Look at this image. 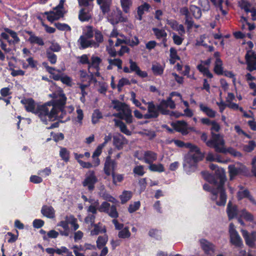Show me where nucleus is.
Returning <instances> with one entry per match:
<instances>
[{"mask_svg": "<svg viewBox=\"0 0 256 256\" xmlns=\"http://www.w3.org/2000/svg\"><path fill=\"white\" fill-rule=\"evenodd\" d=\"M200 174L206 181L214 185L217 184L219 180L218 188L220 190V200L216 201V204L218 206H225L227 198L224 188L226 180V175L220 170H216L214 175H212L207 171H202Z\"/></svg>", "mask_w": 256, "mask_h": 256, "instance_id": "1", "label": "nucleus"}, {"mask_svg": "<svg viewBox=\"0 0 256 256\" xmlns=\"http://www.w3.org/2000/svg\"><path fill=\"white\" fill-rule=\"evenodd\" d=\"M201 122L206 126L212 125L210 128V134L212 138L208 140L207 146L210 148H214L218 145L225 144L224 140L222 136L219 134H216L214 132H218L220 129V124L214 120H210L208 118H202L200 120Z\"/></svg>", "mask_w": 256, "mask_h": 256, "instance_id": "2", "label": "nucleus"}, {"mask_svg": "<svg viewBox=\"0 0 256 256\" xmlns=\"http://www.w3.org/2000/svg\"><path fill=\"white\" fill-rule=\"evenodd\" d=\"M49 104L50 102H48L44 104L38 106L34 113L45 124H47L50 121L56 120L57 118L59 119L63 118L62 116L56 115L51 106H49Z\"/></svg>", "mask_w": 256, "mask_h": 256, "instance_id": "3", "label": "nucleus"}, {"mask_svg": "<svg viewBox=\"0 0 256 256\" xmlns=\"http://www.w3.org/2000/svg\"><path fill=\"white\" fill-rule=\"evenodd\" d=\"M204 154L201 152L200 148L194 144L190 148V152L186 156V159L188 163H194V164H191L189 166V170H186L188 174H190L191 172H194L197 168L196 163L203 160Z\"/></svg>", "mask_w": 256, "mask_h": 256, "instance_id": "4", "label": "nucleus"}, {"mask_svg": "<svg viewBox=\"0 0 256 256\" xmlns=\"http://www.w3.org/2000/svg\"><path fill=\"white\" fill-rule=\"evenodd\" d=\"M176 107L175 102L173 100H171L170 98H168L166 102L164 100H160V103L157 104V110L158 112V116L160 114L162 115H168L176 118H178L180 116H184L182 113L176 111H170L168 109L170 108V109H174Z\"/></svg>", "mask_w": 256, "mask_h": 256, "instance_id": "5", "label": "nucleus"}, {"mask_svg": "<svg viewBox=\"0 0 256 256\" xmlns=\"http://www.w3.org/2000/svg\"><path fill=\"white\" fill-rule=\"evenodd\" d=\"M67 98L63 91H60V96L56 100H52L51 101L48 102H50L49 106L56 114L58 116H62L64 117V115L66 114V111L64 110V106L66 104Z\"/></svg>", "mask_w": 256, "mask_h": 256, "instance_id": "6", "label": "nucleus"}, {"mask_svg": "<svg viewBox=\"0 0 256 256\" xmlns=\"http://www.w3.org/2000/svg\"><path fill=\"white\" fill-rule=\"evenodd\" d=\"M146 104L148 105V113L143 115L139 110H136L134 112V116L138 119L158 118V112L157 110V105L156 106L153 101L148 102Z\"/></svg>", "mask_w": 256, "mask_h": 256, "instance_id": "7", "label": "nucleus"}, {"mask_svg": "<svg viewBox=\"0 0 256 256\" xmlns=\"http://www.w3.org/2000/svg\"><path fill=\"white\" fill-rule=\"evenodd\" d=\"M66 0H60L58 4L53 8L54 10L46 12L44 14L47 16V20L52 22L54 20H59L62 18L64 14V6Z\"/></svg>", "mask_w": 256, "mask_h": 256, "instance_id": "8", "label": "nucleus"}, {"mask_svg": "<svg viewBox=\"0 0 256 256\" xmlns=\"http://www.w3.org/2000/svg\"><path fill=\"white\" fill-rule=\"evenodd\" d=\"M228 232L230 243L236 248H243L244 245L242 240L236 230L234 224L232 222L230 223L229 225Z\"/></svg>", "mask_w": 256, "mask_h": 256, "instance_id": "9", "label": "nucleus"}, {"mask_svg": "<svg viewBox=\"0 0 256 256\" xmlns=\"http://www.w3.org/2000/svg\"><path fill=\"white\" fill-rule=\"evenodd\" d=\"M228 170L230 180H232L238 175L248 176L250 174L249 170L243 164H241L240 167H236L234 164L229 165Z\"/></svg>", "mask_w": 256, "mask_h": 256, "instance_id": "10", "label": "nucleus"}, {"mask_svg": "<svg viewBox=\"0 0 256 256\" xmlns=\"http://www.w3.org/2000/svg\"><path fill=\"white\" fill-rule=\"evenodd\" d=\"M98 182L94 170H89L86 174V178L82 182L84 187H87L90 192H92L95 188V184Z\"/></svg>", "mask_w": 256, "mask_h": 256, "instance_id": "11", "label": "nucleus"}, {"mask_svg": "<svg viewBox=\"0 0 256 256\" xmlns=\"http://www.w3.org/2000/svg\"><path fill=\"white\" fill-rule=\"evenodd\" d=\"M98 210L100 212H104L113 218H116L118 216V213L117 211L116 206L110 204L107 202H104L98 208Z\"/></svg>", "mask_w": 256, "mask_h": 256, "instance_id": "12", "label": "nucleus"}, {"mask_svg": "<svg viewBox=\"0 0 256 256\" xmlns=\"http://www.w3.org/2000/svg\"><path fill=\"white\" fill-rule=\"evenodd\" d=\"M240 232L246 244L250 248H256V231L253 230L249 232L246 230L242 229Z\"/></svg>", "mask_w": 256, "mask_h": 256, "instance_id": "13", "label": "nucleus"}, {"mask_svg": "<svg viewBox=\"0 0 256 256\" xmlns=\"http://www.w3.org/2000/svg\"><path fill=\"white\" fill-rule=\"evenodd\" d=\"M247 65L246 70L250 72L256 70V54L252 50H248L245 55Z\"/></svg>", "mask_w": 256, "mask_h": 256, "instance_id": "14", "label": "nucleus"}, {"mask_svg": "<svg viewBox=\"0 0 256 256\" xmlns=\"http://www.w3.org/2000/svg\"><path fill=\"white\" fill-rule=\"evenodd\" d=\"M117 166V163L114 160H112L110 155L108 156L105 160L104 170V174L110 176L112 172H114Z\"/></svg>", "mask_w": 256, "mask_h": 256, "instance_id": "15", "label": "nucleus"}, {"mask_svg": "<svg viewBox=\"0 0 256 256\" xmlns=\"http://www.w3.org/2000/svg\"><path fill=\"white\" fill-rule=\"evenodd\" d=\"M214 149L216 152L223 154L228 153L234 157L242 158V154L240 152L232 147L226 148H224V144L222 146L218 145Z\"/></svg>", "mask_w": 256, "mask_h": 256, "instance_id": "16", "label": "nucleus"}, {"mask_svg": "<svg viewBox=\"0 0 256 256\" xmlns=\"http://www.w3.org/2000/svg\"><path fill=\"white\" fill-rule=\"evenodd\" d=\"M113 116L118 118L120 120H124L127 124H130L133 122L132 110L129 106L122 112L114 114Z\"/></svg>", "mask_w": 256, "mask_h": 256, "instance_id": "17", "label": "nucleus"}, {"mask_svg": "<svg viewBox=\"0 0 256 256\" xmlns=\"http://www.w3.org/2000/svg\"><path fill=\"white\" fill-rule=\"evenodd\" d=\"M171 126L176 132H180L183 136L188 134V123L184 120H177L171 124Z\"/></svg>", "mask_w": 256, "mask_h": 256, "instance_id": "18", "label": "nucleus"}, {"mask_svg": "<svg viewBox=\"0 0 256 256\" xmlns=\"http://www.w3.org/2000/svg\"><path fill=\"white\" fill-rule=\"evenodd\" d=\"M211 58H208L205 60L202 61L201 64H199L197 66V69L200 72L202 73L204 76H207L210 78H213V74L210 72L208 68H206L204 65L209 66L211 63Z\"/></svg>", "mask_w": 256, "mask_h": 256, "instance_id": "19", "label": "nucleus"}, {"mask_svg": "<svg viewBox=\"0 0 256 256\" xmlns=\"http://www.w3.org/2000/svg\"><path fill=\"white\" fill-rule=\"evenodd\" d=\"M200 243L202 249L206 254H210L214 253L215 250L214 245L204 238H202L200 240Z\"/></svg>", "mask_w": 256, "mask_h": 256, "instance_id": "20", "label": "nucleus"}, {"mask_svg": "<svg viewBox=\"0 0 256 256\" xmlns=\"http://www.w3.org/2000/svg\"><path fill=\"white\" fill-rule=\"evenodd\" d=\"M128 144V140L122 134L113 136V144L116 148L118 150L122 149L124 144Z\"/></svg>", "mask_w": 256, "mask_h": 256, "instance_id": "21", "label": "nucleus"}, {"mask_svg": "<svg viewBox=\"0 0 256 256\" xmlns=\"http://www.w3.org/2000/svg\"><path fill=\"white\" fill-rule=\"evenodd\" d=\"M139 160H144L146 164L150 165L153 164V162L157 159V154L151 150L144 152V158H138Z\"/></svg>", "mask_w": 256, "mask_h": 256, "instance_id": "22", "label": "nucleus"}, {"mask_svg": "<svg viewBox=\"0 0 256 256\" xmlns=\"http://www.w3.org/2000/svg\"><path fill=\"white\" fill-rule=\"evenodd\" d=\"M21 103L24 105L26 110L28 112L34 114L36 111V104L32 98H25L21 100Z\"/></svg>", "mask_w": 256, "mask_h": 256, "instance_id": "23", "label": "nucleus"}, {"mask_svg": "<svg viewBox=\"0 0 256 256\" xmlns=\"http://www.w3.org/2000/svg\"><path fill=\"white\" fill-rule=\"evenodd\" d=\"M80 44V48L82 49H85L89 47L94 46V48H98L99 46V44L96 43L93 40H88L86 37L83 36H81L78 40Z\"/></svg>", "mask_w": 256, "mask_h": 256, "instance_id": "24", "label": "nucleus"}, {"mask_svg": "<svg viewBox=\"0 0 256 256\" xmlns=\"http://www.w3.org/2000/svg\"><path fill=\"white\" fill-rule=\"evenodd\" d=\"M226 212L229 220L236 218L238 214V208L236 204H232L230 201H229L227 206Z\"/></svg>", "mask_w": 256, "mask_h": 256, "instance_id": "25", "label": "nucleus"}, {"mask_svg": "<svg viewBox=\"0 0 256 256\" xmlns=\"http://www.w3.org/2000/svg\"><path fill=\"white\" fill-rule=\"evenodd\" d=\"M102 62L101 58L97 56H92L91 58V62H90L89 66H88V70L90 74L91 79L93 80L94 74L90 71L91 68L94 69H98L100 68V64Z\"/></svg>", "mask_w": 256, "mask_h": 256, "instance_id": "26", "label": "nucleus"}, {"mask_svg": "<svg viewBox=\"0 0 256 256\" xmlns=\"http://www.w3.org/2000/svg\"><path fill=\"white\" fill-rule=\"evenodd\" d=\"M244 198H248L252 204L256 206V201L253 196L250 195L249 190L247 189L242 191H239L238 192V200H241Z\"/></svg>", "mask_w": 256, "mask_h": 256, "instance_id": "27", "label": "nucleus"}, {"mask_svg": "<svg viewBox=\"0 0 256 256\" xmlns=\"http://www.w3.org/2000/svg\"><path fill=\"white\" fill-rule=\"evenodd\" d=\"M114 121L115 123V126L118 127L122 132L126 134V136H130L132 134V132L129 130H128L126 126L122 120H120L114 119Z\"/></svg>", "mask_w": 256, "mask_h": 256, "instance_id": "28", "label": "nucleus"}, {"mask_svg": "<svg viewBox=\"0 0 256 256\" xmlns=\"http://www.w3.org/2000/svg\"><path fill=\"white\" fill-rule=\"evenodd\" d=\"M96 1L98 4L100 6V9L104 14L110 12L111 0H96Z\"/></svg>", "mask_w": 256, "mask_h": 256, "instance_id": "29", "label": "nucleus"}, {"mask_svg": "<svg viewBox=\"0 0 256 256\" xmlns=\"http://www.w3.org/2000/svg\"><path fill=\"white\" fill-rule=\"evenodd\" d=\"M41 213L48 218L54 217V210L52 206H44L41 209Z\"/></svg>", "mask_w": 256, "mask_h": 256, "instance_id": "30", "label": "nucleus"}, {"mask_svg": "<svg viewBox=\"0 0 256 256\" xmlns=\"http://www.w3.org/2000/svg\"><path fill=\"white\" fill-rule=\"evenodd\" d=\"M152 30L154 32V35L156 36V38L158 39H160V38H164V40H163V42H164V46H166V37L167 36V34L165 32V30H164L159 29V28H152Z\"/></svg>", "mask_w": 256, "mask_h": 256, "instance_id": "31", "label": "nucleus"}, {"mask_svg": "<svg viewBox=\"0 0 256 256\" xmlns=\"http://www.w3.org/2000/svg\"><path fill=\"white\" fill-rule=\"evenodd\" d=\"M112 103L113 104V108L117 111L122 112L128 106L124 102H122L118 100H112Z\"/></svg>", "mask_w": 256, "mask_h": 256, "instance_id": "32", "label": "nucleus"}, {"mask_svg": "<svg viewBox=\"0 0 256 256\" xmlns=\"http://www.w3.org/2000/svg\"><path fill=\"white\" fill-rule=\"evenodd\" d=\"M222 66L223 62L222 60H217V62H214V72L218 76L223 75L224 68Z\"/></svg>", "mask_w": 256, "mask_h": 256, "instance_id": "33", "label": "nucleus"}, {"mask_svg": "<svg viewBox=\"0 0 256 256\" xmlns=\"http://www.w3.org/2000/svg\"><path fill=\"white\" fill-rule=\"evenodd\" d=\"M200 110L204 112L207 116L214 118L216 116V112L212 108L204 106L202 104H200Z\"/></svg>", "mask_w": 256, "mask_h": 256, "instance_id": "34", "label": "nucleus"}, {"mask_svg": "<svg viewBox=\"0 0 256 256\" xmlns=\"http://www.w3.org/2000/svg\"><path fill=\"white\" fill-rule=\"evenodd\" d=\"M78 18L82 22H88L91 18V16L88 12L86 11L85 8H82L79 12Z\"/></svg>", "mask_w": 256, "mask_h": 256, "instance_id": "35", "label": "nucleus"}, {"mask_svg": "<svg viewBox=\"0 0 256 256\" xmlns=\"http://www.w3.org/2000/svg\"><path fill=\"white\" fill-rule=\"evenodd\" d=\"M60 156L66 162L70 161V152L66 148L61 147L60 150Z\"/></svg>", "mask_w": 256, "mask_h": 256, "instance_id": "36", "label": "nucleus"}, {"mask_svg": "<svg viewBox=\"0 0 256 256\" xmlns=\"http://www.w3.org/2000/svg\"><path fill=\"white\" fill-rule=\"evenodd\" d=\"M103 118V116L102 112L99 109H96L94 110V112L92 116V122L95 124L99 122L100 119Z\"/></svg>", "mask_w": 256, "mask_h": 256, "instance_id": "37", "label": "nucleus"}, {"mask_svg": "<svg viewBox=\"0 0 256 256\" xmlns=\"http://www.w3.org/2000/svg\"><path fill=\"white\" fill-rule=\"evenodd\" d=\"M108 240V236L107 235L104 236H99L96 241V247L98 249L102 248L106 246Z\"/></svg>", "mask_w": 256, "mask_h": 256, "instance_id": "38", "label": "nucleus"}, {"mask_svg": "<svg viewBox=\"0 0 256 256\" xmlns=\"http://www.w3.org/2000/svg\"><path fill=\"white\" fill-rule=\"evenodd\" d=\"M190 10L195 18L199 19L201 18L202 12L199 7L192 4L190 6Z\"/></svg>", "mask_w": 256, "mask_h": 256, "instance_id": "39", "label": "nucleus"}, {"mask_svg": "<svg viewBox=\"0 0 256 256\" xmlns=\"http://www.w3.org/2000/svg\"><path fill=\"white\" fill-rule=\"evenodd\" d=\"M148 236L156 240L162 239V230L156 228H152L148 232Z\"/></svg>", "mask_w": 256, "mask_h": 256, "instance_id": "40", "label": "nucleus"}, {"mask_svg": "<svg viewBox=\"0 0 256 256\" xmlns=\"http://www.w3.org/2000/svg\"><path fill=\"white\" fill-rule=\"evenodd\" d=\"M132 192L128 190H124L122 194L120 196L121 203L124 204L128 201L132 197Z\"/></svg>", "mask_w": 256, "mask_h": 256, "instance_id": "41", "label": "nucleus"}, {"mask_svg": "<svg viewBox=\"0 0 256 256\" xmlns=\"http://www.w3.org/2000/svg\"><path fill=\"white\" fill-rule=\"evenodd\" d=\"M170 63L171 64H174L176 60H180V57L178 55L177 50L174 48H171L170 50Z\"/></svg>", "mask_w": 256, "mask_h": 256, "instance_id": "42", "label": "nucleus"}, {"mask_svg": "<svg viewBox=\"0 0 256 256\" xmlns=\"http://www.w3.org/2000/svg\"><path fill=\"white\" fill-rule=\"evenodd\" d=\"M131 236V233L129 230L128 226L124 227L122 230L119 231L118 237L120 238H128Z\"/></svg>", "mask_w": 256, "mask_h": 256, "instance_id": "43", "label": "nucleus"}, {"mask_svg": "<svg viewBox=\"0 0 256 256\" xmlns=\"http://www.w3.org/2000/svg\"><path fill=\"white\" fill-rule=\"evenodd\" d=\"M148 168L152 172H162L164 171V168L163 164H152L149 165Z\"/></svg>", "mask_w": 256, "mask_h": 256, "instance_id": "44", "label": "nucleus"}, {"mask_svg": "<svg viewBox=\"0 0 256 256\" xmlns=\"http://www.w3.org/2000/svg\"><path fill=\"white\" fill-rule=\"evenodd\" d=\"M122 9L124 13H128L132 5V0H120Z\"/></svg>", "mask_w": 256, "mask_h": 256, "instance_id": "45", "label": "nucleus"}, {"mask_svg": "<svg viewBox=\"0 0 256 256\" xmlns=\"http://www.w3.org/2000/svg\"><path fill=\"white\" fill-rule=\"evenodd\" d=\"M152 70L155 76H161L164 70V68L160 64H152Z\"/></svg>", "mask_w": 256, "mask_h": 256, "instance_id": "46", "label": "nucleus"}, {"mask_svg": "<svg viewBox=\"0 0 256 256\" xmlns=\"http://www.w3.org/2000/svg\"><path fill=\"white\" fill-rule=\"evenodd\" d=\"M28 41L31 44H36L40 46H42L44 44L43 39L42 38L36 36L29 38Z\"/></svg>", "mask_w": 256, "mask_h": 256, "instance_id": "47", "label": "nucleus"}, {"mask_svg": "<svg viewBox=\"0 0 256 256\" xmlns=\"http://www.w3.org/2000/svg\"><path fill=\"white\" fill-rule=\"evenodd\" d=\"M172 142H174L176 146L180 148H186L190 149L192 146V144L190 142L185 143L183 141L179 140H172Z\"/></svg>", "mask_w": 256, "mask_h": 256, "instance_id": "48", "label": "nucleus"}, {"mask_svg": "<svg viewBox=\"0 0 256 256\" xmlns=\"http://www.w3.org/2000/svg\"><path fill=\"white\" fill-rule=\"evenodd\" d=\"M46 56L48 60V61L50 62L51 64H54L57 62V56L54 52L49 50H46Z\"/></svg>", "mask_w": 256, "mask_h": 256, "instance_id": "49", "label": "nucleus"}, {"mask_svg": "<svg viewBox=\"0 0 256 256\" xmlns=\"http://www.w3.org/2000/svg\"><path fill=\"white\" fill-rule=\"evenodd\" d=\"M5 31L6 32L9 34L10 36L14 38V40H12L13 44H18L20 42V39L18 36L17 33L16 32L8 28H6Z\"/></svg>", "mask_w": 256, "mask_h": 256, "instance_id": "50", "label": "nucleus"}, {"mask_svg": "<svg viewBox=\"0 0 256 256\" xmlns=\"http://www.w3.org/2000/svg\"><path fill=\"white\" fill-rule=\"evenodd\" d=\"M150 8V5L147 2H144V4L138 6L137 10V14H144V11L148 12Z\"/></svg>", "mask_w": 256, "mask_h": 256, "instance_id": "51", "label": "nucleus"}, {"mask_svg": "<svg viewBox=\"0 0 256 256\" xmlns=\"http://www.w3.org/2000/svg\"><path fill=\"white\" fill-rule=\"evenodd\" d=\"M54 26L56 28L60 30L70 31L71 30L70 26L66 24L56 22L54 23Z\"/></svg>", "mask_w": 256, "mask_h": 256, "instance_id": "52", "label": "nucleus"}, {"mask_svg": "<svg viewBox=\"0 0 256 256\" xmlns=\"http://www.w3.org/2000/svg\"><path fill=\"white\" fill-rule=\"evenodd\" d=\"M50 136H52L53 140L56 142L60 140H62L64 138V134L62 132L54 133L52 132H50Z\"/></svg>", "mask_w": 256, "mask_h": 256, "instance_id": "53", "label": "nucleus"}, {"mask_svg": "<svg viewBox=\"0 0 256 256\" xmlns=\"http://www.w3.org/2000/svg\"><path fill=\"white\" fill-rule=\"evenodd\" d=\"M242 216L246 221L252 222L254 220L253 215L245 209L242 210Z\"/></svg>", "mask_w": 256, "mask_h": 256, "instance_id": "54", "label": "nucleus"}, {"mask_svg": "<svg viewBox=\"0 0 256 256\" xmlns=\"http://www.w3.org/2000/svg\"><path fill=\"white\" fill-rule=\"evenodd\" d=\"M140 206V201L135 202L133 204L129 205L128 208V211L130 213L132 214L138 210Z\"/></svg>", "mask_w": 256, "mask_h": 256, "instance_id": "55", "label": "nucleus"}, {"mask_svg": "<svg viewBox=\"0 0 256 256\" xmlns=\"http://www.w3.org/2000/svg\"><path fill=\"white\" fill-rule=\"evenodd\" d=\"M108 62L109 64L116 66L118 69L122 68V62L120 58L108 59Z\"/></svg>", "mask_w": 256, "mask_h": 256, "instance_id": "56", "label": "nucleus"}, {"mask_svg": "<svg viewBox=\"0 0 256 256\" xmlns=\"http://www.w3.org/2000/svg\"><path fill=\"white\" fill-rule=\"evenodd\" d=\"M133 172L138 176H142L145 174L144 166L142 165L136 166L133 169Z\"/></svg>", "mask_w": 256, "mask_h": 256, "instance_id": "57", "label": "nucleus"}, {"mask_svg": "<svg viewBox=\"0 0 256 256\" xmlns=\"http://www.w3.org/2000/svg\"><path fill=\"white\" fill-rule=\"evenodd\" d=\"M198 4L202 7L204 11H208L210 8L208 0H198Z\"/></svg>", "mask_w": 256, "mask_h": 256, "instance_id": "58", "label": "nucleus"}, {"mask_svg": "<svg viewBox=\"0 0 256 256\" xmlns=\"http://www.w3.org/2000/svg\"><path fill=\"white\" fill-rule=\"evenodd\" d=\"M110 174H112V182L114 184H116L117 182H122L124 180V176L122 174H116L114 172H112Z\"/></svg>", "mask_w": 256, "mask_h": 256, "instance_id": "59", "label": "nucleus"}, {"mask_svg": "<svg viewBox=\"0 0 256 256\" xmlns=\"http://www.w3.org/2000/svg\"><path fill=\"white\" fill-rule=\"evenodd\" d=\"M255 147V142L254 140H250L248 142V144L244 145V150L248 152H252L254 148Z\"/></svg>", "mask_w": 256, "mask_h": 256, "instance_id": "60", "label": "nucleus"}, {"mask_svg": "<svg viewBox=\"0 0 256 256\" xmlns=\"http://www.w3.org/2000/svg\"><path fill=\"white\" fill-rule=\"evenodd\" d=\"M94 38L96 40L95 42L98 44L102 43L104 40V36L101 32L98 30H95Z\"/></svg>", "mask_w": 256, "mask_h": 256, "instance_id": "61", "label": "nucleus"}, {"mask_svg": "<svg viewBox=\"0 0 256 256\" xmlns=\"http://www.w3.org/2000/svg\"><path fill=\"white\" fill-rule=\"evenodd\" d=\"M130 82L126 78H122L120 79L118 82L117 88H118V91H120L122 88L124 86L127 84H130Z\"/></svg>", "mask_w": 256, "mask_h": 256, "instance_id": "62", "label": "nucleus"}, {"mask_svg": "<svg viewBox=\"0 0 256 256\" xmlns=\"http://www.w3.org/2000/svg\"><path fill=\"white\" fill-rule=\"evenodd\" d=\"M49 50L52 52H58L61 50V47L58 43H52L49 48Z\"/></svg>", "mask_w": 256, "mask_h": 256, "instance_id": "63", "label": "nucleus"}, {"mask_svg": "<svg viewBox=\"0 0 256 256\" xmlns=\"http://www.w3.org/2000/svg\"><path fill=\"white\" fill-rule=\"evenodd\" d=\"M79 63L82 64H88L89 66L90 60L88 56L86 54H84L79 57Z\"/></svg>", "mask_w": 256, "mask_h": 256, "instance_id": "64", "label": "nucleus"}]
</instances>
